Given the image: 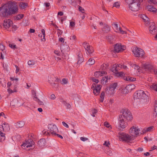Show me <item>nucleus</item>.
<instances>
[{"instance_id":"0e129e2a","label":"nucleus","mask_w":157,"mask_h":157,"mask_svg":"<svg viewBox=\"0 0 157 157\" xmlns=\"http://www.w3.org/2000/svg\"><path fill=\"white\" fill-rule=\"evenodd\" d=\"M123 78L124 80L129 81L130 80V76L126 77L125 76Z\"/></svg>"},{"instance_id":"cd10ccee","label":"nucleus","mask_w":157,"mask_h":157,"mask_svg":"<svg viewBox=\"0 0 157 157\" xmlns=\"http://www.w3.org/2000/svg\"><path fill=\"white\" fill-rule=\"evenodd\" d=\"M109 66L108 63H103L101 66L100 68L102 70H105Z\"/></svg>"},{"instance_id":"4c0bfd02","label":"nucleus","mask_w":157,"mask_h":157,"mask_svg":"<svg viewBox=\"0 0 157 157\" xmlns=\"http://www.w3.org/2000/svg\"><path fill=\"white\" fill-rule=\"evenodd\" d=\"M153 114L155 116H157V104H155V105Z\"/></svg>"},{"instance_id":"13d9d810","label":"nucleus","mask_w":157,"mask_h":157,"mask_svg":"<svg viewBox=\"0 0 157 157\" xmlns=\"http://www.w3.org/2000/svg\"><path fill=\"white\" fill-rule=\"evenodd\" d=\"M54 135L57 136L58 137L60 138L61 139H63V137L61 135L57 134L55 132L54 133Z\"/></svg>"},{"instance_id":"2eb2a0df","label":"nucleus","mask_w":157,"mask_h":157,"mask_svg":"<svg viewBox=\"0 0 157 157\" xmlns=\"http://www.w3.org/2000/svg\"><path fill=\"white\" fill-rule=\"evenodd\" d=\"M3 24L4 27L6 29H7L11 26L13 24V22L10 19H6L4 20Z\"/></svg>"},{"instance_id":"423d86ee","label":"nucleus","mask_w":157,"mask_h":157,"mask_svg":"<svg viewBox=\"0 0 157 157\" xmlns=\"http://www.w3.org/2000/svg\"><path fill=\"white\" fill-rule=\"evenodd\" d=\"M140 130L139 128H137L133 126L130 128L129 130V133L132 136H135L136 137L138 136L140 134H143L142 130L140 132Z\"/></svg>"},{"instance_id":"473e14b6","label":"nucleus","mask_w":157,"mask_h":157,"mask_svg":"<svg viewBox=\"0 0 157 157\" xmlns=\"http://www.w3.org/2000/svg\"><path fill=\"white\" fill-rule=\"evenodd\" d=\"M108 76H107L106 77L105 76L102 78V79L101 80V83L103 84H105L106 82H107V81L108 79Z\"/></svg>"},{"instance_id":"a878e982","label":"nucleus","mask_w":157,"mask_h":157,"mask_svg":"<svg viewBox=\"0 0 157 157\" xmlns=\"http://www.w3.org/2000/svg\"><path fill=\"white\" fill-rule=\"evenodd\" d=\"M110 30V28L108 25L105 24L104 25V28L102 29V31L105 32L107 33Z\"/></svg>"},{"instance_id":"c85d7f7f","label":"nucleus","mask_w":157,"mask_h":157,"mask_svg":"<svg viewBox=\"0 0 157 157\" xmlns=\"http://www.w3.org/2000/svg\"><path fill=\"white\" fill-rule=\"evenodd\" d=\"M18 101L16 99L13 100L10 103V105L13 106L14 107L15 105L17 104Z\"/></svg>"},{"instance_id":"bb28decb","label":"nucleus","mask_w":157,"mask_h":157,"mask_svg":"<svg viewBox=\"0 0 157 157\" xmlns=\"http://www.w3.org/2000/svg\"><path fill=\"white\" fill-rule=\"evenodd\" d=\"M153 127L151 126L147 128H144L143 130H142V133L143 134L147 132H150L152 129Z\"/></svg>"},{"instance_id":"6ab92c4d","label":"nucleus","mask_w":157,"mask_h":157,"mask_svg":"<svg viewBox=\"0 0 157 157\" xmlns=\"http://www.w3.org/2000/svg\"><path fill=\"white\" fill-rule=\"evenodd\" d=\"M115 36L113 35H109L106 36L108 41L110 43H113L115 41Z\"/></svg>"},{"instance_id":"5fc2aeb1","label":"nucleus","mask_w":157,"mask_h":157,"mask_svg":"<svg viewBox=\"0 0 157 157\" xmlns=\"http://www.w3.org/2000/svg\"><path fill=\"white\" fill-rule=\"evenodd\" d=\"M119 30L120 31V32H121V34H126V32L125 31H123V30H122L121 29L120 27L119 28Z\"/></svg>"},{"instance_id":"5701e85b","label":"nucleus","mask_w":157,"mask_h":157,"mask_svg":"<svg viewBox=\"0 0 157 157\" xmlns=\"http://www.w3.org/2000/svg\"><path fill=\"white\" fill-rule=\"evenodd\" d=\"M144 69L150 70L153 68V66L149 64L145 63L143 65Z\"/></svg>"},{"instance_id":"69168bd1","label":"nucleus","mask_w":157,"mask_h":157,"mask_svg":"<svg viewBox=\"0 0 157 157\" xmlns=\"http://www.w3.org/2000/svg\"><path fill=\"white\" fill-rule=\"evenodd\" d=\"M130 80L129 81H134L136 80V78H135L130 77Z\"/></svg>"},{"instance_id":"aec40b11","label":"nucleus","mask_w":157,"mask_h":157,"mask_svg":"<svg viewBox=\"0 0 157 157\" xmlns=\"http://www.w3.org/2000/svg\"><path fill=\"white\" fill-rule=\"evenodd\" d=\"M55 78H49V82L53 86H54L53 85H54V87L56 88L58 87V85L57 84H56L54 81H56Z\"/></svg>"},{"instance_id":"3c124183","label":"nucleus","mask_w":157,"mask_h":157,"mask_svg":"<svg viewBox=\"0 0 157 157\" xmlns=\"http://www.w3.org/2000/svg\"><path fill=\"white\" fill-rule=\"evenodd\" d=\"M8 91L10 93H12L14 92H16V90L15 89H14V90H13L10 88H9L8 89Z\"/></svg>"},{"instance_id":"4468645a","label":"nucleus","mask_w":157,"mask_h":157,"mask_svg":"<svg viewBox=\"0 0 157 157\" xmlns=\"http://www.w3.org/2000/svg\"><path fill=\"white\" fill-rule=\"evenodd\" d=\"M125 48L124 46L122 45L121 44H117L115 45L114 47V51L117 52H123L125 49Z\"/></svg>"},{"instance_id":"412c9836","label":"nucleus","mask_w":157,"mask_h":157,"mask_svg":"<svg viewBox=\"0 0 157 157\" xmlns=\"http://www.w3.org/2000/svg\"><path fill=\"white\" fill-rule=\"evenodd\" d=\"M147 7L148 11L155 13L157 12V9L151 6H148Z\"/></svg>"},{"instance_id":"f704fd0d","label":"nucleus","mask_w":157,"mask_h":157,"mask_svg":"<svg viewBox=\"0 0 157 157\" xmlns=\"http://www.w3.org/2000/svg\"><path fill=\"white\" fill-rule=\"evenodd\" d=\"M20 6L22 9L25 8L27 6V4L26 3L21 2L20 4Z\"/></svg>"},{"instance_id":"b1692460","label":"nucleus","mask_w":157,"mask_h":157,"mask_svg":"<svg viewBox=\"0 0 157 157\" xmlns=\"http://www.w3.org/2000/svg\"><path fill=\"white\" fill-rule=\"evenodd\" d=\"M25 125L24 122L23 121H20L17 123L16 124V127L17 128H21Z\"/></svg>"},{"instance_id":"8fccbe9b","label":"nucleus","mask_w":157,"mask_h":157,"mask_svg":"<svg viewBox=\"0 0 157 157\" xmlns=\"http://www.w3.org/2000/svg\"><path fill=\"white\" fill-rule=\"evenodd\" d=\"M79 10L82 13H84V9H83V8L81 6H79Z\"/></svg>"},{"instance_id":"ddd939ff","label":"nucleus","mask_w":157,"mask_h":157,"mask_svg":"<svg viewBox=\"0 0 157 157\" xmlns=\"http://www.w3.org/2000/svg\"><path fill=\"white\" fill-rule=\"evenodd\" d=\"M123 117L119 116L120 120H119V126L123 129L125 128L127 126V123L125 120L122 118Z\"/></svg>"},{"instance_id":"c756f323","label":"nucleus","mask_w":157,"mask_h":157,"mask_svg":"<svg viewBox=\"0 0 157 157\" xmlns=\"http://www.w3.org/2000/svg\"><path fill=\"white\" fill-rule=\"evenodd\" d=\"M105 96V93L104 92L102 91L100 97L101 99L100 101L101 102H102L103 101L104 98Z\"/></svg>"},{"instance_id":"a211bd4d","label":"nucleus","mask_w":157,"mask_h":157,"mask_svg":"<svg viewBox=\"0 0 157 157\" xmlns=\"http://www.w3.org/2000/svg\"><path fill=\"white\" fill-rule=\"evenodd\" d=\"M107 73L104 71H98L95 72L94 75L95 77L97 78H99L102 76L104 74H105Z\"/></svg>"},{"instance_id":"37998d69","label":"nucleus","mask_w":157,"mask_h":157,"mask_svg":"<svg viewBox=\"0 0 157 157\" xmlns=\"http://www.w3.org/2000/svg\"><path fill=\"white\" fill-rule=\"evenodd\" d=\"M121 65L120 64H117L116 66V68H114V70H116V71H118V70H119V68H118V67H120V68H121ZM112 70L113 71V72H114L113 71L114 70L113 69Z\"/></svg>"},{"instance_id":"f257e3e1","label":"nucleus","mask_w":157,"mask_h":157,"mask_svg":"<svg viewBox=\"0 0 157 157\" xmlns=\"http://www.w3.org/2000/svg\"><path fill=\"white\" fill-rule=\"evenodd\" d=\"M18 8L16 3L9 1L0 7V16L8 17L17 11Z\"/></svg>"},{"instance_id":"338daca9","label":"nucleus","mask_w":157,"mask_h":157,"mask_svg":"<svg viewBox=\"0 0 157 157\" xmlns=\"http://www.w3.org/2000/svg\"><path fill=\"white\" fill-rule=\"evenodd\" d=\"M3 126H4V128H5V129H6V128H7L8 127H9V125L7 123H3Z\"/></svg>"},{"instance_id":"09e8293b","label":"nucleus","mask_w":157,"mask_h":157,"mask_svg":"<svg viewBox=\"0 0 157 157\" xmlns=\"http://www.w3.org/2000/svg\"><path fill=\"white\" fill-rule=\"evenodd\" d=\"M75 26V22L74 21H70V26L71 27H74Z\"/></svg>"},{"instance_id":"7c9ffc66","label":"nucleus","mask_w":157,"mask_h":157,"mask_svg":"<svg viewBox=\"0 0 157 157\" xmlns=\"http://www.w3.org/2000/svg\"><path fill=\"white\" fill-rule=\"evenodd\" d=\"M24 16V15L23 14H18L15 17V20H19L21 19Z\"/></svg>"},{"instance_id":"72a5a7b5","label":"nucleus","mask_w":157,"mask_h":157,"mask_svg":"<svg viewBox=\"0 0 157 157\" xmlns=\"http://www.w3.org/2000/svg\"><path fill=\"white\" fill-rule=\"evenodd\" d=\"M95 60L94 59L90 58L88 61V63L89 65H92L94 63Z\"/></svg>"},{"instance_id":"20e7f679","label":"nucleus","mask_w":157,"mask_h":157,"mask_svg":"<svg viewBox=\"0 0 157 157\" xmlns=\"http://www.w3.org/2000/svg\"><path fill=\"white\" fill-rule=\"evenodd\" d=\"M132 51L134 56L137 57H142L144 55V51L140 48L137 47H134Z\"/></svg>"},{"instance_id":"79ce46f5","label":"nucleus","mask_w":157,"mask_h":157,"mask_svg":"<svg viewBox=\"0 0 157 157\" xmlns=\"http://www.w3.org/2000/svg\"><path fill=\"white\" fill-rule=\"evenodd\" d=\"M149 3H151L157 5V0H148Z\"/></svg>"},{"instance_id":"f3484780","label":"nucleus","mask_w":157,"mask_h":157,"mask_svg":"<svg viewBox=\"0 0 157 157\" xmlns=\"http://www.w3.org/2000/svg\"><path fill=\"white\" fill-rule=\"evenodd\" d=\"M49 129L51 133L52 136L54 135L55 132L56 133L58 132V129L57 127L55 125H52Z\"/></svg>"},{"instance_id":"4d7b16f0","label":"nucleus","mask_w":157,"mask_h":157,"mask_svg":"<svg viewBox=\"0 0 157 157\" xmlns=\"http://www.w3.org/2000/svg\"><path fill=\"white\" fill-rule=\"evenodd\" d=\"M63 84H66L67 83V81L65 78H63L62 80Z\"/></svg>"},{"instance_id":"a19ab883","label":"nucleus","mask_w":157,"mask_h":157,"mask_svg":"<svg viewBox=\"0 0 157 157\" xmlns=\"http://www.w3.org/2000/svg\"><path fill=\"white\" fill-rule=\"evenodd\" d=\"M124 1L126 3L129 4V5L132 3L134 2L135 0H124Z\"/></svg>"},{"instance_id":"7ed1b4c3","label":"nucleus","mask_w":157,"mask_h":157,"mask_svg":"<svg viewBox=\"0 0 157 157\" xmlns=\"http://www.w3.org/2000/svg\"><path fill=\"white\" fill-rule=\"evenodd\" d=\"M148 93L146 91H144L143 90H140L137 91V98L142 99L146 101L149 99Z\"/></svg>"},{"instance_id":"e2e57ef3","label":"nucleus","mask_w":157,"mask_h":157,"mask_svg":"<svg viewBox=\"0 0 157 157\" xmlns=\"http://www.w3.org/2000/svg\"><path fill=\"white\" fill-rule=\"evenodd\" d=\"M92 80L94 82H95L96 83H98L99 82V81L98 79H96L94 78H92Z\"/></svg>"},{"instance_id":"9b49d317","label":"nucleus","mask_w":157,"mask_h":157,"mask_svg":"<svg viewBox=\"0 0 157 157\" xmlns=\"http://www.w3.org/2000/svg\"><path fill=\"white\" fill-rule=\"evenodd\" d=\"M136 86L133 84H130L128 85L123 89V92L124 94H127L135 88Z\"/></svg>"},{"instance_id":"c03bdc74","label":"nucleus","mask_w":157,"mask_h":157,"mask_svg":"<svg viewBox=\"0 0 157 157\" xmlns=\"http://www.w3.org/2000/svg\"><path fill=\"white\" fill-rule=\"evenodd\" d=\"M28 63L29 65H32L35 64V62L33 60H29L28 61Z\"/></svg>"},{"instance_id":"a18cd8bd","label":"nucleus","mask_w":157,"mask_h":157,"mask_svg":"<svg viewBox=\"0 0 157 157\" xmlns=\"http://www.w3.org/2000/svg\"><path fill=\"white\" fill-rule=\"evenodd\" d=\"M5 46L2 44H0V49L2 51L5 50Z\"/></svg>"},{"instance_id":"58836bf2","label":"nucleus","mask_w":157,"mask_h":157,"mask_svg":"<svg viewBox=\"0 0 157 157\" xmlns=\"http://www.w3.org/2000/svg\"><path fill=\"white\" fill-rule=\"evenodd\" d=\"M41 32L42 33V34H43V38L41 39V40L43 41H44L45 40V31L44 29H42Z\"/></svg>"},{"instance_id":"393cba45","label":"nucleus","mask_w":157,"mask_h":157,"mask_svg":"<svg viewBox=\"0 0 157 157\" xmlns=\"http://www.w3.org/2000/svg\"><path fill=\"white\" fill-rule=\"evenodd\" d=\"M78 61L77 63L78 64H80L83 61V59L82 58V54H80L78 55Z\"/></svg>"},{"instance_id":"2f4dec72","label":"nucleus","mask_w":157,"mask_h":157,"mask_svg":"<svg viewBox=\"0 0 157 157\" xmlns=\"http://www.w3.org/2000/svg\"><path fill=\"white\" fill-rule=\"evenodd\" d=\"M142 17L143 20L145 22L146 24H148V23H149V18L145 15H144L142 16Z\"/></svg>"},{"instance_id":"ea45409f","label":"nucleus","mask_w":157,"mask_h":157,"mask_svg":"<svg viewBox=\"0 0 157 157\" xmlns=\"http://www.w3.org/2000/svg\"><path fill=\"white\" fill-rule=\"evenodd\" d=\"M131 65L132 67L134 68L136 70H138L140 68L139 66L138 65H136V64H133Z\"/></svg>"},{"instance_id":"1a4fd4ad","label":"nucleus","mask_w":157,"mask_h":157,"mask_svg":"<svg viewBox=\"0 0 157 157\" xmlns=\"http://www.w3.org/2000/svg\"><path fill=\"white\" fill-rule=\"evenodd\" d=\"M140 4L135 1L129 5V9L133 11H137L139 10Z\"/></svg>"},{"instance_id":"864d4df0","label":"nucleus","mask_w":157,"mask_h":157,"mask_svg":"<svg viewBox=\"0 0 157 157\" xmlns=\"http://www.w3.org/2000/svg\"><path fill=\"white\" fill-rule=\"evenodd\" d=\"M44 134L45 135L50 136L51 134V132H48V131H45L44 132Z\"/></svg>"},{"instance_id":"6e6552de","label":"nucleus","mask_w":157,"mask_h":157,"mask_svg":"<svg viewBox=\"0 0 157 157\" xmlns=\"http://www.w3.org/2000/svg\"><path fill=\"white\" fill-rule=\"evenodd\" d=\"M101 87V86L100 85H97L96 86L95 83H94L92 85L91 89L93 90L94 95L97 96L99 94Z\"/></svg>"},{"instance_id":"bf43d9fd","label":"nucleus","mask_w":157,"mask_h":157,"mask_svg":"<svg viewBox=\"0 0 157 157\" xmlns=\"http://www.w3.org/2000/svg\"><path fill=\"white\" fill-rule=\"evenodd\" d=\"M115 71L114 72V73L116 74V75L118 77H120V72H118L117 71L115 70Z\"/></svg>"},{"instance_id":"f8f14e48","label":"nucleus","mask_w":157,"mask_h":157,"mask_svg":"<svg viewBox=\"0 0 157 157\" xmlns=\"http://www.w3.org/2000/svg\"><path fill=\"white\" fill-rule=\"evenodd\" d=\"M83 45L85 50L89 54H91L94 52V49L93 47L89 45V44L87 43H84Z\"/></svg>"},{"instance_id":"4be33fe9","label":"nucleus","mask_w":157,"mask_h":157,"mask_svg":"<svg viewBox=\"0 0 157 157\" xmlns=\"http://www.w3.org/2000/svg\"><path fill=\"white\" fill-rule=\"evenodd\" d=\"M45 142L46 140L44 139H41L38 141V144L40 147H42L44 146Z\"/></svg>"},{"instance_id":"9d476101","label":"nucleus","mask_w":157,"mask_h":157,"mask_svg":"<svg viewBox=\"0 0 157 157\" xmlns=\"http://www.w3.org/2000/svg\"><path fill=\"white\" fill-rule=\"evenodd\" d=\"M21 146H26L27 148L31 147V148H33L35 147V143L31 139H28L25 141V143H23Z\"/></svg>"},{"instance_id":"49530a36","label":"nucleus","mask_w":157,"mask_h":157,"mask_svg":"<svg viewBox=\"0 0 157 157\" xmlns=\"http://www.w3.org/2000/svg\"><path fill=\"white\" fill-rule=\"evenodd\" d=\"M9 46L11 48H13V49H15L16 48V45H14L13 44H9Z\"/></svg>"},{"instance_id":"603ef678","label":"nucleus","mask_w":157,"mask_h":157,"mask_svg":"<svg viewBox=\"0 0 157 157\" xmlns=\"http://www.w3.org/2000/svg\"><path fill=\"white\" fill-rule=\"evenodd\" d=\"M4 76L2 73L0 72V82H1L2 80H4Z\"/></svg>"},{"instance_id":"dca6fc26","label":"nucleus","mask_w":157,"mask_h":157,"mask_svg":"<svg viewBox=\"0 0 157 157\" xmlns=\"http://www.w3.org/2000/svg\"><path fill=\"white\" fill-rule=\"evenodd\" d=\"M157 27L154 22L150 23L149 30L151 34H154L157 30Z\"/></svg>"},{"instance_id":"680f3d73","label":"nucleus","mask_w":157,"mask_h":157,"mask_svg":"<svg viewBox=\"0 0 157 157\" xmlns=\"http://www.w3.org/2000/svg\"><path fill=\"white\" fill-rule=\"evenodd\" d=\"M80 140L83 141H85L86 140H88V139L84 137H81L80 138Z\"/></svg>"},{"instance_id":"de8ad7c7","label":"nucleus","mask_w":157,"mask_h":157,"mask_svg":"<svg viewBox=\"0 0 157 157\" xmlns=\"http://www.w3.org/2000/svg\"><path fill=\"white\" fill-rule=\"evenodd\" d=\"M110 144V143L109 142H108L107 143V141H105L104 142V143L103 144L105 146L109 147V145Z\"/></svg>"},{"instance_id":"052dcab7","label":"nucleus","mask_w":157,"mask_h":157,"mask_svg":"<svg viewBox=\"0 0 157 157\" xmlns=\"http://www.w3.org/2000/svg\"><path fill=\"white\" fill-rule=\"evenodd\" d=\"M37 102L38 103V104L40 105H44V103L40 101L39 99H38Z\"/></svg>"},{"instance_id":"c9c22d12","label":"nucleus","mask_w":157,"mask_h":157,"mask_svg":"<svg viewBox=\"0 0 157 157\" xmlns=\"http://www.w3.org/2000/svg\"><path fill=\"white\" fill-rule=\"evenodd\" d=\"M150 87L156 91H157V85L155 84H153L152 85H151Z\"/></svg>"},{"instance_id":"774afa93","label":"nucleus","mask_w":157,"mask_h":157,"mask_svg":"<svg viewBox=\"0 0 157 157\" xmlns=\"http://www.w3.org/2000/svg\"><path fill=\"white\" fill-rule=\"evenodd\" d=\"M104 125L107 128H109V124L107 122H105L104 123Z\"/></svg>"},{"instance_id":"0eeeda50","label":"nucleus","mask_w":157,"mask_h":157,"mask_svg":"<svg viewBox=\"0 0 157 157\" xmlns=\"http://www.w3.org/2000/svg\"><path fill=\"white\" fill-rule=\"evenodd\" d=\"M117 86V84L116 83H114L110 85L105 90L106 94L109 95L113 94L114 93V90Z\"/></svg>"},{"instance_id":"6e6d98bb","label":"nucleus","mask_w":157,"mask_h":157,"mask_svg":"<svg viewBox=\"0 0 157 157\" xmlns=\"http://www.w3.org/2000/svg\"><path fill=\"white\" fill-rule=\"evenodd\" d=\"M0 135L1 137H4V139L5 138V134L3 133L1 130H0Z\"/></svg>"},{"instance_id":"e433bc0d","label":"nucleus","mask_w":157,"mask_h":157,"mask_svg":"<svg viewBox=\"0 0 157 157\" xmlns=\"http://www.w3.org/2000/svg\"><path fill=\"white\" fill-rule=\"evenodd\" d=\"M120 6V2H115L113 4V7H115L117 8H119Z\"/></svg>"},{"instance_id":"f03ea898","label":"nucleus","mask_w":157,"mask_h":157,"mask_svg":"<svg viewBox=\"0 0 157 157\" xmlns=\"http://www.w3.org/2000/svg\"><path fill=\"white\" fill-rule=\"evenodd\" d=\"M122 113L120 117L128 121H131L133 119L132 115L130 111L128 109H122L121 111Z\"/></svg>"},{"instance_id":"39448f33","label":"nucleus","mask_w":157,"mask_h":157,"mask_svg":"<svg viewBox=\"0 0 157 157\" xmlns=\"http://www.w3.org/2000/svg\"><path fill=\"white\" fill-rule=\"evenodd\" d=\"M119 138L120 141H128L133 140V138L128 134L121 133L119 134Z\"/></svg>"}]
</instances>
